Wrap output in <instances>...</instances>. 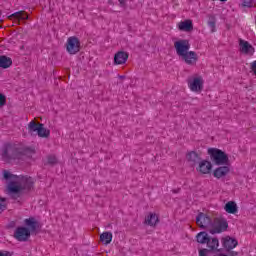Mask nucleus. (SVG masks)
I'll use <instances>...</instances> for the list:
<instances>
[{"instance_id": "obj_1", "label": "nucleus", "mask_w": 256, "mask_h": 256, "mask_svg": "<svg viewBox=\"0 0 256 256\" xmlns=\"http://www.w3.org/2000/svg\"><path fill=\"white\" fill-rule=\"evenodd\" d=\"M0 155L3 161H15L16 163H21V161H27V159L33 157V149L15 148L11 144H5L0 150Z\"/></svg>"}, {"instance_id": "obj_2", "label": "nucleus", "mask_w": 256, "mask_h": 256, "mask_svg": "<svg viewBox=\"0 0 256 256\" xmlns=\"http://www.w3.org/2000/svg\"><path fill=\"white\" fill-rule=\"evenodd\" d=\"M3 177L6 180H12L7 185V194L10 195V197H15V195H19L21 191H23V189H27V187H29V185L27 184V177L15 176L7 170L3 171Z\"/></svg>"}, {"instance_id": "obj_3", "label": "nucleus", "mask_w": 256, "mask_h": 256, "mask_svg": "<svg viewBox=\"0 0 256 256\" xmlns=\"http://www.w3.org/2000/svg\"><path fill=\"white\" fill-rule=\"evenodd\" d=\"M208 155L213 161L214 165H229V156L218 148H209Z\"/></svg>"}, {"instance_id": "obj_4", "label": "nucleus", "mask_w": 256, "mask_h": 256, "mask_svg": "<svg viewBox=\"0 0 256 256\" xmlns=\"http://www.w3.org/2000/svg\"><path fill=\"white\" fill-rule=\"evenodd\" d=\"M66 51L70 55H77L81 51V41H79V38L75 36L69 37L66 43Z\"/></svg>"}, {"instance_id": "obj_5", "label": "nucleus", "mask_w": 256, "mask_h": 256, "mask_svg": "<svg viewBox=\"0 0 256 256\" xmlns=\"http://www.w3.org/2000/svg\"><path fill=\"white\" fill-rule=\"evenodd\" d=\"M33 131L37 133L38 137L41 139H49V137H51V130L45 128L43 123H37L35 118L33 120Z\"/></svg>"}, {"instance_id": "obj_6", "label": "nucleus", "mask_w": 256, "mask_h": 256, "mask_svg": "<svg viewBox=\"0 0 256 256\" xmlns=\"http://www.w3.org/2000/svg\"><path fill=\"white\" fill-rule=\"evenodd\" d=\"M13 237L16 241L25 242L31 237V231L29 228L18 227L15 229Z\"/></svg>"}, {"instance_id": "obj_7", "label": "nucleus", "mask_w": 256, "mask_h": 256, "mask_svg": "<svg viewBox=\"0 0 256 256\" xmlns=\"http://www.w3.org/2000/svg\"><path fill=\"white\" fill-rule=\"evenodd\" d=\"M174 47L176 49V53L179 57L189 52V49H191V44L189 43V40L182 39L179 41H176L174 43Z\"/></svg>"}, {"instance_id": "obj_8", "label": "nucleus", "mask_w": 256, "mask_h": 256, "mask_svg": "<svg viewBox=\"0 0 256 256\" xmlns=\"http://www.w3.org/2000/svg\"><path fill=\"white\" fill-rule=\"evenodd\" d=\"M227 227H229L227 220L215 219L210 233H212V235H215V233H223V231H227Z\"/></svg>"}, {"instance_id": "obj_9", "label": "nucleus", "mask_w": 256, "mask_h": 256, "mask_svg": "<svg viewBox=\"0 0 256 256\" xmlns=\"http://www.w3.org/2000/svg\"><path fill=\"white\" fill-rule=\"evenodd\" d=\"M212 220L209 217V215L200 212L198 216L196 217V224L201 229H207V227H211Z\"/></svg>"}, {"instance_id": "obj_10", "label": "nucleus", "mask_w": 256, "mask_h": 256, "mask_svg": "<svg viewBox=\"0 0 256 256\" xmlns=\"http://www.w3.org/2000/svg\"><path fill=\"white\" fill-rule=\"evenodd\" d=\"M181 57L186 65H197V61H199V56H197L195 51H188Z\"/></svg>"}, {"instance_id": "obj_11", "label": "nucleus", "mask_w": 256, "mask_h": 256, "mask_svg": "<svg viewBox=\"0 0 256 256\" xmlns=\"http://www.w3.org/2000/svg\"><path fill=\"white\" fill-rule=\"evenodd\" d=\"M212 170L213 164H211V162L207 160L200 161L198 167L196 168V171H198V173H201L202 175H209Z\"/></svg>"}, {"instance_id": "obj_12", "label": "nucleus", "mask_w": 256, "mask_h": 256, "mask_svg": "<svg viewBox=\"0 0 256 256\" xmlns=\"http://www.w3.org/2000/svg\"><path fill=\"white\" fill-rule=\"evenodd\" d=\"M239 46L241 53H244L245 55H253L255 53V48L243 39L239 40Z\"/></svg>"}, {"instance_id": "obj_13", "label": "nucleus", "mask_w": 256, "mask_h": 256, "mask_svg": "<svg viewBox=\"0 0 256 256\" xmlns=\"http://www.w3.org/2000/svg\"><path fill=\"white\" fill-rule=\"evenodd\" d=\"M129 59V53L125 51H118L114 55V65H125Z\"/></svg>"}, {"instance_id": "obj_14", "label": "nucleus", "mask_w": 256, "mask_h": 256, "mask_svg": "<svg viewBox=\"0 0 256 256\" xmlns=\"http://www.w3.org/2000/svg\"><path fill=\"white\" fill-rule=\"evenodd\" d=\"M230 171L231 168H229V166H220L213 171V176L216 179H223V177L229 175Z\"/></svg>"}, {"instance_id": "obj_15", "label": "nucleus", "mask_w": 256, "mask_h": 256, "mask_svg": "<svg viewBox=\"0 0 256 256\" xmlns=\"http://www.w3.org/2000/svg\"><path fill=\"white\" fill-rule=\"evenodd\" d=\"M222 245H223L224 249H227V251H231V250L235 249V247H237V245H239V242L235 238H231L228 236V237L223 238Z\"/></svg>"}, {"instance_id": "obj_16", "label": "nucleus", "mask_w": 256, "mask_h": 256, "mask_svg": "<svg viewBox=\"0 0 256 256\" xmlns=\"http://www.w3.org/2000/svg\"><path fill=\"white\" fill-rule=\"evenodd\" d=\"M144 223L149 227H156L157 223H159V216L156 213L150 212L145 217Z\"/></svg>"}, {"instance_id": "obj_17", "label": "nucleus", "mask_w": 256, "mask_h": 256, "mask_svg": "<svg viewBox=\"0 0 256 256\" xmlns=\"http://www.w3.org/2000/svg\"><path fill=\"white\" fill-rule=\"evenodd\" d=\"M224 210L226 211V213H229L230 215H235L239 211L237 203H235V201L227 202L224 206Z\"/></svg>"}, {"instance_id": "obj_18", "label": "nucleus", "mask_w": 256, "mask_h": 256, "mask_svg": "<svg viewBox=\"0 0 256 256\" xmlns=\"http://www.w3.org/2000/svg\"><path fill=\"white\" fill-rule=\"evenodd\" d=\"M11 65H13V60L11 57L0 55V69H9Z\"/></svg>"}, {"instance_id": "obj_19", "label": "nucleus", "mask_w": 256, "mask_h": 256, "mask_svg": "<svg viewBox=\"0 0 256 256\" xmlns=\"http://www.w3.org/2000/svg\"><path fill=\"white\" fill-rule=\"evenodd\" d=\"M178 29L180 31L190 32L193 30V21L191 20H184L178 24Z\"/></svg>"}, {"instance_id": "obj_20", "label": "nucleus", "mask_w": 256, "mask_h": 256, "mask_svg": "<svg viewBox=\"0 0 256 256\" xmlns=\"http://www.w3.org/2000/svg\"><path fill=\"white\" fill-rule=\"evenodd\" d=\"M191 91H201L203 89V81L201 78H194L192 82H189Z\"/></svg>"}, {"instance_id": "obj_21", "label": "nucleus", "mask_w": 256, "mask_h": 256, "mask_svg": "<svg viewBox=\"0 0 256 256\" xmlns=\"http://www.w3.org/2000/svg\"><path fill=\"white\" fill-rule=\"evenodd\" d=\"M100 241L104 245H109V243H111V241H113V233H111V232H103L100 235Z\"/></svg>"}, {"instance_id": "obj_22", "label": "nucleus", "mask_w": 256, "mask_h": 256, "mask_svg": "<svg viewBox=\"0 0 256 256\" xmlns=\"http://www.w3.org/2000/svg\"><path fill=\"white\" fill-rule=\"evenodd\" d=\"M196 241L197 243H200L201 245L207 244L209 241V234L207 232H200L196 235Z\"/></svg>"}, {"instance_id": "obj_23", "label": "nucleus", "mask_w": 256, "mask_h": 256, "mask_svg": "<svg viewBox=\"0 0 256 256\" xmlns=\"http://www.w3.org/2000/svg\"><path fill=\"white\" fill-rule=\"evenodd\" d=\"M206 245L210 251H215L219 247V239L209 237Z\"/></svg>"}, {"instance_id": "obj_24", "label": "nucleus", "mask_w": 256, "mask_h": 256, "mask_svg": "<svg viewBox=\"0 0 256 256\" xmlns=\"http://www.w3.org/2000/svg\"><path fill=\"white\" fill-rule=\"evenodd\" d=\"M186 158L192 163H197V161H201V154L191 151L186 155Z\"/></svg>"}, {"instance_id": "obj_25", "label": "nucleus", "mask_w": 256, "mask_h": 256, "mask_svg": "<svg viewBox=\"0 0 256 256\" xmlns=\"http://www.w3.org/2000/svg\"><path fill=\"white\" fill-rule=\"evenodd\" d=\"M10 19H22V20H25V19H29V16L23 12V11H20V12H15L14 14H12L11 16H9Z\"/></svg>"}, {"instance_id": "obj_26", "label": "nucleus", "mask_w": 256, "mask_h": 256, "mask_svg": "<svg viewBox=\"0 0 256 256\" xmlns=\"http://www.w3.org/2000/svg\"><path fill=\"white\" fill-rule=\"evenodd\" d=\"M217 23V20L215 19V17L213 15L209 16V21H208V25L211 28V32L215 33V25Z\"/></svg>"}, {"instance_id": "obj_27", "label": "nucleus", "mask_w": 256, "mask_h": 256, "mask_svg": "<svg viewBox=\"0 0 256 256\" xmlns=\"http://www.w3.org/2000/svg\"><path fill=\"white\" fill-rule=\"evenodd\" d=\"M7 209V198L0 196V213H3Z\"/></svg>"}, {"instance_id": "obj_28", "label": "nucleus", "mask_w": 256, "mask_h": 256, "mask_svg": "<svg viewBox=\"0 0 256 256\" xmlns=\"http://www.w3.org/2000/svg\"><path fill=\"white\" fill-rule=\"evenodd\" d=\"M47 165H55L57 164V157L55 155H49L47 157Z\"/></svg>"}, {"instance_id": "obj_29", "label": "nucleus", "mask_w": 256, "mask_h": 256, "mask_svg": "<svg viewBox=\"0 0 256 256\" xmlns=\"http://www.w3.org/2000/svg\"><path fill=\"white\" fill-rule=\"evenodd\" d=\"M255 6V0H243L242 7H248L251 9V7Z\"/></svg>"}, {"instance_id": "obj_30", "label": "nucleus", "mask_w": 256, "mask_h": 256, "mask_svg": "<svg viewBox=\"0 0 256 256\" xmlns=\"http://www.w3.org/2000/svg\"><path fill=\"white\" fill-rule=\"evenodd\" d=\"M40 229H41V224L36 220H33V233L39 232Z\"/></svg>"}, {"instance_id": "obj_31", "label": "nucleus", "mask_w": 256, "mask_h": 256, "mask_svg": "<svg viewBox=\"0 0 256 256\" xmlns=\"http://www.w3.org/2000/svg\"><path fill=\"white\" fill-rule=\"evenodd\" d=\"M250 69L256 75V60L250 64Z\"/></svg>"}, {"instance_id": "obj_32", "label": "nucleus", "mask_w": 256, "mask_h": 256, "mask_svg": "<svg viewBox=\"0 0 256 256\" xmlns=\"http://www.w3.org/2000/svg\"><path fill=\"white\" fill-rule=\"evenodd\" d=\"M25 225H27V227H33V218L26 219Z\"/></svg>"}, {"instance_id": "obj_33", "label": "nucleus", "mask_w": 256, "mask_h": 256, "mask_svg": "<svg viewBox=\"0 0 256 256\" xmlns=\"http://www.w3.org/2000/svg\"><path fill=\"white\" fill-rule=\"evenodd\" d=\"M0 256H13V253L9 251H1L0 250Z\"/></svg>"}, {"instance_id": "obj_34", "label": "nucleus", "mask_w": 256, "mask_h": 256, "mask_svg": "<svg viewBox=\"0 0 256 256\" xmlns=\"http://www.w3.org/2000/svg\"><path fill=\"white\" fill-rule=\"evenodd\" d=\"M7 103V98L6 97H0V107H3Z\"/></svg>"}, {"instance_id": "obj_35", "label": "nucleus", "mask_w": 256, "mask_h": 256, "mask_svg": "<svg viewBox=\"0 0 256 256\" xmlns=\"http://www.w3.org/2000/svg\"><path fill=\"white\" fill-rule=\"evenodd\" d=\"M208 250L207 249H201L199 250V256H207Z\"/></svg>"}, {"instance_id": "obj_36", "label": "nucleus", "mask_w": 256, "mask_h": 256, "mask_svg": "<svg viewBox=\"0 0 256 256\" xmlns=\"http://www.w3.org/2000/svg\"><path fill=\"white\" fill-rule=\"evenodd\" d=\"M28 129L30 133H33V120H31L28 124Z\"/></svg>"}, {"instance_id": "obj_37", "label": "nucleus", "mask_w": 256, "mask_h": 256, "mask_svg": "<svg viewBox=\"0 0 256 256\" xmlns=\"http://www.w3.org/2000/svg\"><path fill=\"white\" fill-rule=\"evenodd\" d=\"M120 3V7H127V0H118Z\"/></svg>"}, {"instance_id": "obj_38", "label": "nucleus", "mask_w": 256, "mask_h": 256, "mask_svg": "<svg viewBox=\"0 0 256 256\" xmlns=\"http://www.w3.org/2000/svg\"><path fill=\"white\" fill-rule=\"evenodd\" d=\"M238 255H239V253H237L236 251H232L229 253L228 256H238Z\"/></svg>"}, {"instance_id": "obj_39", "label": "nucleus", "mask_w": 256, "mask_h": 256, "mask_svg": "<svg viewBox=\"0 0 256 256\" xmlns=\"http://www.w3.org/2000/svg\"><path fill=\"white\" fill-rule=\"evenodd\" d=\"M119 79H125V76H119Z\"/></svg>"}, {"instance_id": "obj_40", "label": "nucleus", "mask_w": 256, "mask_h": 256, "mask_svg": "<svg viewBox=\"0 0 256 256\" xmlns=\"http://www.w3.org/2000/svg\"><path fill=\"white\" fill-rule=\"evenodd\" d=\"M1 15H3V12L0 10V17H1Z\"/></svg>"}, {"instance_id": "obj_41", "label": "nucleus", "mask_w": 256, "mask_h": 256, "mask_svg": "<svg viewBox=\"0 0 256 256\" xmlns=\"http://www.w3.org/2000/svg\"><path fill=\"white\" fill-rule=\"evenodd\" d=\"M0 97H5V95H3V94L0 93Z\"/></svg>"}, {"instance_id": "obj_42", "label": "nucleus", "mask_w": 256, "mask_h": 256, "mask_svg": "<svg viewBox=\"0 0 256 256\" xmlns=\"http://www.w3.org/2000/svg\"><path fill=\"white\" fill-rule=\"evenodd\" d=\"M220 1L225 2V1H227V0H220Z\"/></svg>"}]
</instances>
